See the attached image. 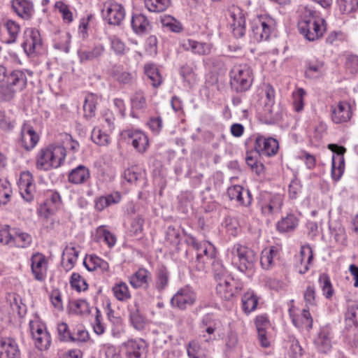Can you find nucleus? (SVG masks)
I'll list each match as a JSON object with an SVG mask.
<instances>
[{
	"mask_svg": "<svg viewBox=\"0 0 358 358\" xmlns=\"http://www.w3.org/2000/svg\"><path fill=\"white\" fill-rule=\"evenodd\" d=\"M66 150L60 145H51L46 148L41 149L38 154L36 167L41 170H49L52 168L59 167L64 161Z\"/></svg>",
	"mask_w": 358,
	"mask_h": 358,
	"instance_id": "f257e3e1",
	"label": "nucleus"
},
{
	"mask_svg": "<svg viewBox=\"0 0 358 358\" xmlns=\"http://www.w3.org/2000/svg\"><path fill=\"white\" fill-rule=\"evenodd\" d=\"M308 15L299 22V30L304 37L310 41H315L322 36L325 27L324 20L317 17L311 10H306Z\"/></svg>",
	"mask_w": 358,
	"mask_h": 358,
	"instance_id": "f03ea898",
	"label": "nucleus"
},
{
	"mask_svg": "<svg viewBox=\"0 0 358 358\" xmlns=\"http://www.w3.org/2000/svg\"><path fill=\"white\" fill-rule=\"evenodd\" d=\"M231 252L233 256L232 262L240 271L245 273L253 270L257 260L254 250L236 243L232 247Z\"/></svg>",
	"mask_w": 358,
	"mask_h": 358,
	"instance_id": "7ed1b4c3",
	"label": "nucleus"
},
{
	"mask_svg": "<svg viewBox=\"0 0 358 358\" xmlns=\"http://www.w3.org/2000/svg\"><path fill=\"white\" fill-rule=\"evenodd\" d=\"M258 205L264 216L272 217L280 212L283 205V196L280 194L262 192L259 194Z\"/></svg>",
	"mask_w": 358,
	"mask_h": 358,
	"instance_id": "20e7f679",
	"label": "nucleus"
},
{
	"mask_svg": "<svg viewBox=\"0 0 358 358\" xmlns=\"http://www.w3.org/2000/svg\"><path fill=\"white\" fill-rule=\"evenodd\" d=\"M275 20L269 16H261L252 22L251 29L257 41H267L274 31Z\"/></svg>",
	"mask_w": 358,
	"mask_h": 358,
	"instance_id": "39448f33",
	"label": "nucleus"
},
{
	"mask_svg": "<svg viewBox=\"0 0 358 358\" xmlns=\"http://www.w3.org/2000/svg\"><path fill=\"white\" fill-rule=\"evenodd\" d=\"M231 87L237 92H243L250 89L253 81L251 69H231L230 73Z\"/></svg>",
	"mask_w": 358,
	"mask_h": 358,
	"instance_id": "423d86ee",
	"label": "nucleus"
},
{
	"mask_svg": "<svg viewBox=\"0 0 358 358\" xmlns=\"http://www.w3.org/2000/svg\"><path fill=\"white\" fill-rule=\"evenodd\" d=\"M29 328L35 347L40 351L48 350L51 345L52 339L46 328L33 321L29 322Z\"/></svg>",
	"mask_w": 358,
	"mask_h": 358,
	"instance_id": "0eeeda50",
	"label": "nucleus"
},
{
	"mask_svg": "<svg viewBox=\"0 0 358 358\" xmlns=\"http://www.w3.org/2000/svg\"><path fill=\"white\" fill-rule=\"evenodd\" d=\"M102 13L108 24L113 25L120 24L125 16L124 7L120 3L113 1H108L103 4Z\"/></svg>",
	"mask_w": 358,
	"mask_h": 358,
	"instance_id": "6e6552de",
	"label": "nucleus"
},
{
	"mask_svg": "<svg viewBox=\"0 0 358 358\" xmlns=\"http://www.w3.org/2000/svg\"><path fill=\"white\" fill-rule=\"evenodd\" d=\"M23 38L22 47L28 55L35 54L41 50L42 40L38 29L35 28L26 29Z\"/></svg>",
	"mask_w": 358,
	"mask_h": 358,
	"instance_id": "1a4fd4ad",
	"label": "nucleus"
},
{
	"mask_svg": "<svg viewBox=\"0 0 358 358\" xmlns=\"http://www.w3.org/2000/svg\"><path fill=\"white\" fill-rule=\"evenodd\" d=\"M1 73L3 74V77L0 81L19 91L25 87L27 78L24 72L20 69H0V74Z\"/></svg>",
	"mask_w": 358,
	"mask_h": 358,
	"instance_id": "9d476101",
	"label": "nucleus"
},
{
	"mask_svg": "<svg viewBox=\"0 0 358 358\" xmlns=\"http://www.w3.org/2000/svg\"><path fill=\"white\" fill-rule=\"evenodd\" d=\"M328 148L334 153L337 155L332 157L331 177L335 181H338L341 178L345 168L343 155L346 152L345 148L337 144H329Z\"/></svg>",
	"mask_w": 358,
	"mask_h": 358,
	"instance_id": "9b49d317",
	"label": "nucleus"
},
{
	"mask_svg": "<svg viewBox=\"0 0 358 358\" xmlns=\"http://www.w3.org/2000/svg\"><path fill=\"white\" fill-rule=\"evenodd\" d=\"M254 148L259 155L271 157L277 153L279 144L278 141L272 137L258 136L255 138Z\"/></svg>",
	"mask_w": 358,
	"mask_h": 358,
	"instance_id": "f8f14e48",
	"label": "nucleus"
},
{
	"mask_svg": "<svg viewBox=\"0 0 358 358\" xmlns=\"http://www.w3.org/2000/svg\"><path fill=\"white\" fill-rule=\"evenodd\" d=\"M229 23L234 36L236 38L245 34V20L242 10L238 7H233L229 10Z\"/></svg>",
	"mask_w": 358,
	"mask_h": 358,
	"instance_id": "ddd939ff",
	"label": "nucleus"
},
{
	"mask_svg": "<svg viewBox=\"0 0 358 358\" xmlns=\"http://www.w3.org/2000/svg\"><path fill=\"white\" fill-rule=\"evenodd\" d=\"M11 10L21 19L30 20L34 15V5L31 0H11Z\"/></svg>",
	"mask_w": 358,
	"mask_h": 358,
	"instance_id": "4468645a",
	"label": "nucleus"
},
{
	"mask_svg": "<svg viewBox=\"0 0 358 358\" xmlns=\"http://www.w3.org/2000/svg\"><path fill=\"white\" fill-rule=\"evenodd\" d=\"M283 108L280 104L264 103L261 121L267 124L278 123L282 119Z\"/></svg>",
	"mask_w": 358,
	"mask_h": 358,
	"instance_id": "2eb2a0df",
	"label": "nucleus"
},
{
	"mask_svg": "<svg viewBox=\"0 0 358 358\" xmlns=\"http://www.w3.org/2000/svg\"><path fill=\"white\" fill-rule=\"evenodd\" d=\"M196 300L195 293L189 287L179 289L172 297L171 303L173 306L184 310L192 306Z\"/></svg>",
	"mask_w": 358,
	"mask_h": 358,
	"instance_id": "dca6fc26",
	"label": "nucleus"
},
{
	"mask_svg": "<svg viewBox=\"0 0 358 358\" xmlns=\"http://www.w3.org/2000/svg\"><path fill=\"white\" fill-rule=\"evenodd\" d=\"M122 136L131 140L132 146L140 153H144L149 146L148 136L141 131L127 129L122 132Z\"/></svg>",
	"mask_w": 358,
	"mask_h": 358,
	"instance_id": "f3484780",
	"label": "nucleus"
},
{
	"mask_svg": "<svg viewBox=\"0 0 358 358\" xmlns=\"http://www.w3.org/2000/svg\"><path fill=\"white\" fill-rule=\"evenodd\" d=\"M217 282V294L224 300H230L238 292L237 282L232 277H227Z\"/></svg>",
	"mask_w": 358,
	"mask_h": 358,
	"instance_id": "a211bd4d",
	"label": "nucleus"
},
{
	"mask_svg": "<svg viewBox=\"0 0 358 358\" xmlns=\"http://www.w3.org/2000/svg\"><path fill=\"white\" fill-rule=\"evenodd\" d=\"M18 185L22 198L27 201H31L35 192V185L33 182L31 173L29 171L22 172L20 174Z\"/></svg>",
	"mask_w": 358,
	"mask_h": 358,
	"instance_id": "6ab92c4d",
	"label": "nucleus"
},
{
	"mask_svg": "<svg viewBox=\"0 0 358 358\" xmlns=\"http://www.w3.org/2000/svg\"><path fill=\"white\" fill-rule=\"evenodd\" d=\"M31 271L34 278L38 281H43L47 272V260L45 255L36 252L31 256Z\"/></svg>",
	"mask_w": 358,
	"mask_h": 358,
	"instance_id": "aec40b11",
	"label": "nucleus"
},
{
	"mask_svg": "<svg viewBox=\"0 0 358 358\" xmlns=\"http://www.w3.org/2000/svg\"><path fill=\"white\" fill-rule=\"evenodd\" d=\"M39 136L34 128L28 124H24L21 129L20 143L26 150H31L37 144Z\"/></svg>",
	"mask_w": 358,
	"mask_h": 358,
	"instance_id": "412c9836",
	"label": "nucleus"
},
{
	"mask_svg": "<svg viewBox=\"0 0 358 358\" xmlns=\"http://www.w3.org/2000/svg\"><path fill=\"white\" fill-rule=\"evenodd\" d=\"M131 23L133 31L138 35L148 34L152 29V22L143 13H134Z\"/></svg>",
	"mask_w": 358,
	"mask_h": 358,
	"instance_id": "4be33fe9",
	"label": "nucleus"
},
{
	"mask_svg": "<svg viewBox=\"0 0 358 358\" xmlns=\"http://www.w3.org/2000/svg\"><path fill=\"white\" fill-rule=\"evenodd\" d=\"M221 326L219 320L215 318L212 315H206L201 323V329H202V336L206 342H209L214 339L213 337L215 331Z\"/></svg>",
	"mask_w": 358,
	"mask_h": 358,
	"instance_id": "5701e85b",
	"label": "nucleus"
},
{
	"mask_svg": "<svg viewBox=\"0 0 358 358\" xmlns=\"http://www.w3.org/2000/svg\"><path fill=\"white\" fill-rule=\"evenodd\" d=\"M21 352L15 339L8 337L0 340L1 358H20Z\"/></svg>",
	"mask_w": 358,
	"mask_h": 358,
	"instance_id": "b1692460",
	"label": "nucleus"
},
{
	"mask_svg": "<svg viewBox=\"0 0 358 358\" xmlns=\"http://www.w3.org/2000/svg\"><path fill=\"white\" fill-rule=\"evenodd\" d=\"M215 257V248L208 241L203 242L199 248V251H197L196 261L198 264L196 267L199 270L203 271L205 269V264L208 263L207 261L212 260Z\"/></svg>",
	"mask_w": 358,
	"mask_h": 358,
	"instance_id": "393cba45",
	"label": "nucleus"
},
{
	"mask_svg": "<svg viewBox=\"0 0 358 358\" xmlns=\"http://www.w3.org/2000/svg\"><path fill=\"white\" fill-rule=\"evenodd\" d=\"M227 193L230 200L236 199L241 205L248 206L252 202V195L250 191L244 189L241 185L229 187Z\"/></svg>",
	"mask_w": 358,
	"mask_h": 358,
	"instance_id": "a878e982",
	"label": "nucleus"
},
{
	"mask_svg": "<svg viewBox=\"0 0 358 358\" xmlns=\"http://www.w3.org/2000/svg\"><path fill=\"white\" fill-rule=\"evenodd\" d=\"M352 113L351 106L348 102L341 101L338 104L332 108L331 118L334 123L341 124L350 120Z\"/></svg>",
	"mask_w": 358,
	"mask_h": 358,
	"instance_id": "bb28decb",
	"label": "nucleus"
},
{
	"mask_svg": "<svg viewBox=\"0 0 358 358\" xmlns=\"http://www.w3.org/2000/svg\"><path fill=\"white\" fill-rule=\"evenodd\" d=\"M150 279V273L145 268H139L129 277V283L134 288H147L148 281Z\"/></svg>",
	"mask_w": 358,
	"mask_h": 358,
	"instance_id": "cd10ccee",
	"label": "nucleus"
},
{
	"mask_svg": "<svg viewBox=\"0 0 358 358\" xmlns=\"http://www.w3.org/2000/svg\"><path fill=\"white\" fill-rule=\"evenodd\" d=\"M182 45L185 50H190L193 53L200 55L209 54L212 48L210 43L199 42L192 39L187 40Z\"/></svg>",
	"mask_w": 358,
	"mask_h": 358,
	"instance_id": "c85d7f7f",
	"label": "nucleus"
},
{
	"mask_svg": "<svg viewBox=\"0 0 358 358\" xmlns=\"http://www.w3.org/2000/svg\"><path fill=\"white\" fill-rule=\"evenodd\" d=\"M83 264L90 271L99 269L101 272H106L109 269L108 263L95 255L87 257L83 262Z\"/></svg>",
	"mask_w": 358,
	"mask_h": 358,
	"instance_id": "c756f323",
	"label": "nucleus"
},
{
	"mask_svg": "<svg viewBox=\"0 0 358 358\" xmlns=\"http://www.w3.org/2000/svg\"><path fill=\"white\" fill-rule=\"evenodd\" d=\"M330 334L328 327H323L315 340V344L318 350L322 353H327L331 348Z\"/></svg>",
	"mask_w": 358,
	"mask_h": 358,
	"instance_id": "7c9ffc66",
	"label": "nucleus"
},
{
	"mask_svg": "<svg viewBox=\"0 0 358 358\" xmlns=\"http://www.w3.org/2000/svg\"><path fill=\"white\" fill-rule=\"evenodd\" d=\"M78 251L73 246H66L62 253V264L64 268L69 271L75 265L78 257Z\"/></svg>",
	"mask_w": 358,
	"mask_h": 358,
	"instance_id": "2f4dec72",
	"label": "nucleus"
},
{
	"mask_svg": "<svg viewBox=\"0 0 358 358\" xmlns=\"http://www.w3.org/2000/svg\"><path fill=\"white\" fill-rule=\"evenodd\" d=\"M116 240V236L106 229L105 226H99L96 228L94 235L95 242H104L109 248H112L115 245Z\"/></svg>",
	"mask_w": 358,
	"mask_h": 358,
	"instance_id": "473e14b6",
	"label": "nucleus"
},
{
	"mask_svg": "<svg viewBox=\"0 0 358 358\" xmlns=\"http://www.w3.org/2000/svg\"><path fill=\"white\" fill-rule=\"evenodd\" d=\"M90 176L88 169L83 165H79L69 173V181L76 185L83 184L90 178Z\"/></svg>",
	"mask_w": 358,
	"mask_h": 358,
	"instance_id": "72a5a7b5",
	"label": "nucleus"
},
{
	"mask_svg": "<svg viewBox=\"0 0 358 358\" xmlns=\"http://www.w3.org/2000/svg\"><path fill=\"white\" fill-rule=\"evenodd\" d=\"M278 255V249L275 246L265 248L262 250L260 264L264 269H269L274 265V259Z\"/></svg>",
	"mask_w": 358,
	"mask_h": 358,
	"instance_id": "f704fd0d",
	"label": "nucleus"
},
{
	"mask_svg": "<svg viewBox=\"0 0 358 358\" xmlns=\"http://www.w3.org/2000/svg\"><path fill=\"white\" fill-rule=\"evenodd\" d=\"M301 264L299 266V272L301 274L306 273L309 269V265L312 263L313 255L312 248L309 245H304L301 249Z\"/></svg>",
	"mask_w": 358,
	"mask_h": 358,
	"instance_id": "c9c22d12",
	"label": "nucleus"
},
{
	"mask_svg": "<svg viewBox=\"0 0 358 358\" xmlns=\"http://www.w3.org/2000/svg\"><path fill=\"white\" fill-rule=\"evenodd\" d=\"M129 320L132 326L137 330H142L145 327V320L143 315L140 313L138 307L135 305L129 308Z\"/></svg>",
	"mask_w": 358,
	"mask_h": 358,
	"instance_id": "e433bc0d",
	"label": "nucleus"
},
{
	"mask_svg": "<svg viewBox=\"0 0 358 358\" xmlns=\"http://www.w3.org/2000/svg\"><path fill=\"white\" fill-rule=\"evenodd\" d=\"M169 282V272L164 266L159 268L156 273L155 287L156 289L161 292L164 290Z\"/></svg>",
	"mask_w": 358,
	"mask_h": 358,
	"instance_id": "4c0bfd02",
	"label": "nucleus"
},
{
	"mask_svg": "<svg viewBox=\"0 0 358 358\" xmlns=\"http://www.w3.org/2000/svg\"><path fill=\"white\" fill-rule=\"evenodd\" d=\"M299 220L293 214H288L278 222L276 227L280 232H288L294 230L298 225Z\"/></svg>",
	"mask_w": 358,
	"mask_h": 358,
	"instance_id": "58836bf2",
	"label": "nucleus"
},
{
	"mask_svg": "<svg viewBox=\"0 0 358 358\" xmlns=\"http://www.w3.org/2000/svg\"><path fill=\"white\" fill-rule=\"evenodd\" d=\"M7 301L9 302L13 311H16L20 317H23L26 312V306L23 304L22 298L15 292L8 293Z\"/></svg>",
	"mask_w": 358,
	"mask_h": 358,
	"instance_id": "ea45409f",
	"label": "nucleus"
},
{
	"mask_svg": "<svg viewBox=\"0 0 358 358\" xmlns=\"http://www.w3.org/2000/svg\"><path fill=\"white\" fill-rule=\"evenodd\" d=\"M98 97L95 94H90L85 99L83 104L84 117L89 119L95 116V110Z\"/></svg>",
	"mask_w": 358,
	"mask_h": 358,
	"instance_id": "a19ab883",
	"label": "nucleus"
},
{
	"mask_svg": "<svg viewBox=\"0 0 358 358\" xmlns=\"http://www.w3.org/2000/svg\"><path fill=\"white\" fill-rule=\"evenodd\" d=\"M258 304V298L253 292H246L242 297L243 310L246 314L255 310Z\"/></svg>",
	"mask_w": 358,
	"mask_h": 358,
	"instance_id": "79ce46f5",
	"label": "nucleus"
},
{
	"mask_svg": "<svg viewBox=\"0 0 358 358\" xmlns=\"http://www.w3.org/2000/svg\"><path fill=\"white\" fill-rule=\"evenodd\" d=\"M104 52L103 45H95L91 50H79L78 55L82 62L90 61L98 58Z\"/></svg>",
	"mask_w": 358,
	"mask_h": 358,
	"instance_id": "37998d69",
	"label": "nucleus"
},
{
	"mask_svg": "<svg viewBox=\"0 0 358 358\" xmlns=\"http://www.w3.org/2000/svg\"><path fill=\"white\" fill-rule=\"evenodd\" d=\"M4 26L9 36L6 43L8 44L14 43L17 41L20 30V24L13 20H7Z\"/></svg>",
	"mask_w": 358,
	"mask_h": 358,
	"instance_id": "c03bdc74",
	"label": "nucleus"
},
{
	"mask_svg": "<svg viewBox=\"0 0 358 358\" xmlns=\"http://www.w3.org/2000/svg\"><path fill=\"white\" fill-rule=\"evenodd\" d=\"M113 292L115 298L122 301H127L131 298L129 287L125 282L115 284L113 287Z\"/></svg>",
	"mask_w": 358,
	"mask_h": 358,
	"instance_id": "a18cd8bd",
	"label": "nucleus"
},
{
	"mask_svg": "<svg viewBox=\"0 0 358 358\" xmlns=\"http://www.w3.org/2000/svg\"><path fill=\"white\" fill-rule=\"evenodd\" d=\"M12 189L7 180H0V206L6 205L10 200Z\"/></svg>",
	"mask_w": 358,
	"mask_h": 358,
	"instance_id": "49530a36",
	"label": "nucleus"
},
{
	"mask_svg": "<svg viewBox=\"0 0 358 358\" xmlns=\"http://www.w3.org/2000/svg\"><path fill=\"white\" fill-rule=\"evenodd\" d=\"M169 3V0H145V6L150 12L164 11Z\"/></svg>",
	"mask_w": 358,
	"mask_h": 358,
	"instance_id": "de8ad7c7",
	"label": "nucleus"
},
{
	"mask_svg": "<svg viewBox=\"0 0 358 358\" xmlns=\"http://www.w3.org/2000/svg\"><path fill=\"white\" fill-rule=\"evenodd\" d=\"M161 23L163 27L173 32L178 33L182 29L181 24L170 15L162 17Z\"/></svg>",
	"mask_w": 358,
	"mask_h": 358,
	"instance_id": "09e8293b",
	"label": "nucleus"
},
{
	"mask_svg": "<svg viewBox=\"0 0 358 358\" xmlns=\"http://www.w3.org/2000/svg\"><path fill=\"white\" fill-rule=\"evenodd\" d=\"M145 346L137 341H130L128 344L127 355L129 358H141L145 352Z\"/></svg>",
	"mask_w": 358,
	"mask_h": 358,
	"instance_id": "8fccbe9b",
	"label": "nucleus"
},
{
	"mask_svg": "<svg viewBox=\"0 0 358 358\" xmlns=\"http://www.w3.org/2000/svg\"><path fill=\"white\" fill-rule=\"evenodd\" d=\"M71 39V36L69 33H62L59 39L55 42L54 48L67 53L70 50Z\"/></svg>",
	"mask_w": 358,
	"mask_h": 358,
	"instance_id": "3c124183",
	"label": "nucleus"
},
{
	"mask_svg": "<svg viewBox=\"0 0 358 358\" xmlns=\"http://www.w3.org/2000/svg\"><path fill=\"white\" fill-rule=\"evenodd\" d=\"M131 106L136 110H143L147 107V101L143 91L136 92L131 98Z\"/></svg>",
	"mask_w": 358,
	"mask_h": 358,
	"instance_id": "603ef678",
	"label": "nucleus"
},
{
	"mask_svg": "<svg viewBox=\"0 0 358 358\" xmlns=\"http://www.w3.org/2000/svg\"><path fill=\"white\" fill-rule=\"evenodd\" d=\"M145 74L153 87H159L163 82V78L159 69H145Z\"/></svg>",
	"mask_w": 358,
	"mask_h": 358,
	"instance_id": "864d4df0",
	"label": "nucleus"
},
{
	"mask_svg": "<svg viewBox=\"0 0 358 358\" xmlns=\"http://www.w3.org/2000/svg\"><path fill=\"white\" fill-rule=\"evenodd\" d=\"M306 94V91L303 88H298L292 93L293 106L296 112H301L303 109V100Z\"/></svg>",
	"mask_w": 358,
	"mask_h": 358,
	"instance_id": "5fc2aeb1",
	"label": "nucleus"
},
{
	"mask_svg": "<svg viewBox=\"0 0 358 358\" xmlns=\"http://www.w3.org/2000/svg\"><path fill=\"white\" fill-rule=\"evenodd\" d=\"M15 88L0 81V101H9L13 99L16 92Z\"/></svg>",
	"mask_w": 358,
	"mask_h": 358,
	"instance_id": "6e6d98bb",
	"label": "nucleus"
},
{
	"mask_svg": "<svg viewBox=\"0 0 358 358\" xmlns=\"http://www.w3.org/2000/svg\"><path fill=\"white\" fill-rule=\"evenodd\" d=\"M32 242L31 236L24 232L15 233L13 245L19 248H27Z\"/></svg>",
	"mask_w": 358,
	"mask_h": 358,
	"instance_id": "4d7b16f0",
	"label": "nucleus"
},
{
	"mask_svg": "<svg viewBox=\"0 0 358 358\" xmlns=\"http://www.w3.org/2000/svg\"><path fill=\"white\" fill-rule=\"evenodd\" d=\"M319 282L322 287L323 294L327 299H330L334 294V289L329 277L325 273L321 274L319 277Z\"/></svg>",
	"mask_w": 358,
	"mask_h": 358,
	"instance_id": "13d9d810",
	"label": "nucleus"
},
{
	"mask_svg": "<svg viewBox=\"0 0 358 358\" xmlns=\"http://www.w3.org/2000/svg\"><path fill=\"white\" fill-rule=\"evenodd\" d=\"M212 265L214 277L216 281L227 278V277H231L221 262L213 261Z\"/></svg>",
	"mask_w": 358,
	"mask_h": 358,
	"instance_id": "bf43d9fd",
	"label": "nucleus"
},
{
	"mask_svg": "<svg viewBox=\"0 0 358 358\" xmlns=\"http://www.w3.org/2000/svg\"><path fill=\"white\" fill-rule=\"evenodd\" d=\"M70 284L71 287L78 292L86 290L88 286L86 281L82 278L80 275L78 273H72Z\"/></svg>",
	"mask_w": 358,
	"mask_h": 358,
	"instance_id": "052dcab7",
	"label": "nucleus"
},
{
	"mask_svg": "<svg viewBox=\"0 0 358 358\" xmlns=\"http://www.w3.org/2000/svg\"><path fill=\"white\" fill-rule=\"evenodd\" d=\"M55 7L62 15V17L66 23H71L73 20V13L68 5L62 1H58L55 3Z\"/></svg>",
	"mask_w": 358,
	"mask_h": 358,
	"instance_id": "680f3d73",
	"label": "nucleus"
},
{
	"mask_svg": "<svg viewBox=\"0 0 358 358\" xmlns=\"http://www.w3.org/2000/svg\"><path fill=\"white\" fill-rule=\"evenodd\" d=\"M88 332L83 327H78L73 332L71 338V341L73 343H85L89 340Z\"/></svg>",
	"mask_w": 358,
	"mask_h": 358,
	"instance_id": "e2e57ef3",
	"label": "nucleus"
},
{
	"mask_svg": "<svg viewBox=\"0 0 358 358\" xmlns=\"http://www.w3.org/2000/svg\"><path fill=\"white\" fill-rule=\"evenodd\" d=\"M345 320L346 321L351 322L355 326L358 327V304L352 303L348 306Z\"/></svg>",
	"mask_w": 358,
	"mask_h": 358,
	"instance_id": "0e129e2a",
	"label": "nucleus"
},
{
	"mask_svg": "<svg viewBox=\"0 0 358 358\" xmlns=\"http://www.w3.org/2000/svg\"><path fill=\"white\" fill-rule=\"evenodd\" d=\"M92 140L99 145H106L108 143V135L101 129L94 128L91 134Z\"/></svg>",
	"mask_w": 358,
	"mask_h": 358,
	"instance_id": "69168bd1",
	"label": "nucleus"
},
{
	"mask_svg": "<svg viewBox=\"0 0 358 358\" xmlns=\"http://www.w3.org/2000/svg\"><path fill=\"white\" fill-rule=\"evenodd\" d=\"M57 333L59 339L62 342H70L72 332L65 322L59 323L57 325Z\"/></svg>",
	"mask_w": 358,
	"mask_h": 358,
	"instance_id": "338daca9",
	"label": "nucleus"
},
{
	"mask_svg": "<svg viewBox=\"0 0 358 358\" xmlns=\"http://www.w3.org/2000/svg\"><path fill=\"white\" fill-rule=\"evenodd\" d=\"M187 352L189 358H206L201 350L200 346L194 341H192L188 344Z\"/></svg>",
	"mask_w": 358,
	"mask_h": 358,
	"instance_id": "774afa93",
	"label": "nucleus"
}]
</instances>
